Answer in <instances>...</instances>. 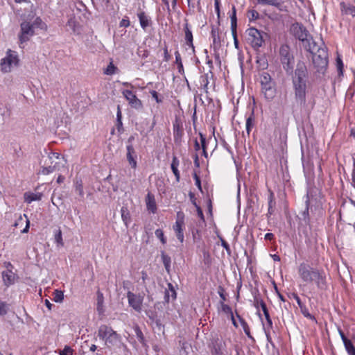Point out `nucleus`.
I'll return each instance as SVG.
<instances>
[{"instance_id": "nucleus-1", "label": "nucleus", "mask_w": 355, "mask_h": 355, "mask_svg": "<svg viewBox=\"0 0 355 355\" xmlns=\"http://www.w3.org/2000/svg\"><path fill=\"white\" fill-rule=\"evenodd\" d=\"M47 25L40 17H30L24 19L20 24V31L18 34L20 45L28 41L35 35V29L47 30Z\"/></svg>"}, {"instance_id": "nucleus-2", "label": "nucleus", "mask_w": 355, "mask_h": 355, "mask_svg": "<svg viewBox=\"0 0 355 355\" xmlns=\"http://www.w3.org/2000/svg\"><path fill=\"white\" fill-rule=\"evenodd\" d=\"M307 71L304 66H298L293 79L295 96L297 102L301 105L306 103Z\"/></svg>"}, {"instance_id": "nucleus-3", "label": "nucleus", "mask_w": 355, "mask_h": 355, "mask_svg": "<svg viewBox=\"0 0 355 355\" xmlns=\"http://www.w3.org/2000/svg\"><path fill=\"white\" fill-rule=\"evenodd\" d=\"M20 64V59L17 51L8 49L5 55L0 60V71L2 73H8L18 67Z\"/></svg>"}, {"instance_id": "nucleus-4", "label": "nucleus", "mask_w": 355, "mask_h": 355, "mask_svg": "<svg viewBox=\"0 0 355 355\" xmlns=\"http://www.w3.org/2000/svg\"><path fill=\"white\" fill-rule=\"evenodd\" d=\"M315 48V45H313V49H309L313 54V64L318 72L324 73L328 65L327 51L325 47H318L316 51Z\"/></svg>"}, {"instance_id": "nucleus-5", "label": "nucleus", "mask_w": 355, "mask_h": 355, "mask_svg": "<svg viewBox=\"0 0 355 355\" xmlns=\"http://www.w3.org/2000/svg\"><path fill=\"white\" fill-rule=\"evenodd\" d=\"M98 336L107 346L116 345L119 342V335L111 327L106 325H101L99 327Z\"/></svg>"}, {"instance_id": "nucleus-6", "label": "nucleus", "mask_w": 355, "mask_h": 355, "mask_svg": "<svg viewBox=\"0 0 355 355\" xmlns=\"http://www.w3.org/2000/svg\"><path fill=\"white\" fill-rule=\"evenodd\" d=\"M247 41L252 48L257 49L263 43L262 33L255 28H250L246 31Z\"/></svg>"}, {"instance_id": "nucleus-7", "label": "nucleus", "mask_w": 355, "mask_h": 355, "mask_svg": "<svg viewBox=\"0 0 355 355\" xmlns=\"http://www.w3.org/2000/svg\"><path fill=\"white\" fill-rule=\"evenodd\" d=\"M279 55L284 69L286 71L292 69L294 64V58L290 53V49L288 46L282 45L280 47Z\"/></svg>"}, {"instance_id": "nucleus-8", "label": "nucleus", "mask_w": 355, "mask_h": 355, "mask_svg": "<svg viewBox=\"0 0 355 355\" xmlns=\"http://www.w3.org/2000/svg\"><path fill=\"white\" fill-rule=\"evenodd\" d=\"M123 97L128 102L129 105L134 109L141 110L143 107L142 102L140 99H139L135 92L132 89H123L121 92Z\"/></svg>"}, {"instance_id": "nucleus-9", "label": "nucleus", "mask_w": 355, "mask_h": 355, "mask_svg": "<svg viewBox=\"0 0 355 355\" xmlns=\"http://www.w3.org/2000/svg\"><path fill=\"white\" fill-rule=\"evenodd\" d=\"M316 270L308 265L301 264L299 267V275L304 282L311 283L313 282Z\"/></svg>"}, {"instance_id": "nucleus-10", "label": "nucleus", "mask_w": 355, "mask_h": 355, "mask_svg": "<svg viewBox=\"0 0 355 355\" xmlns=\"http://www.w3.org/2000/svg\"><path fill=\"white\" fill-rule=\"evenodd\" d=\"M127 298L129 305L137 312H141L144 296L140 294H135L130 291L127 293Z\"/></svg>"}, {"instance_id": "nucleus-11", "label": "nucleus", "mask_w": 355, "mask_h": 355, "mask_svg": "<svg viewBox=\"0 0 355 355\" xmlns=\"http://www.w3.org/2000/svg\"><path fill=\"white\" fill-rule=\"evenodd\" d=\"M291 31L300 41L303 42H309V33L302 25L298 23L293 24Z\"/></svg>"}, {"instance_id": "nucleus-12", "label": "nucleus", "mask_w": 355, "mask_h": 355, "mask_svg": "<svg viewBox=\"0 0 355 355\" xmlns=\"http://www.w3.org/2000/svg\"><path fill=\"white\" fill-rule=\"evenodd\" d=\"M49 159L51 160V164L55 162V160H58L55 162V164L53 166L50 165L48 167H43L42 170L40 171V173L43 175H48L55 170L59 169L58 164L61 162L62 157H60V154L57 153H53L49 156Z\"/></svg>"}, {"instance_id": "nucleus-13", "label": "nucleus", "mask_w": 355, "mask_h": 355, "mask_svg": "<svg viewBox=\"0 0 355 355\" xmlns=\"http://www.w3.org/2000/svg\"><path fill=\"white\" fill-rule=\"evenodd\" d=\"M6 266L7 270L2 272V279L4 284L6 286H10L15 283L16 275L10 269L12 268V264L10 263H6Z\"/></svg>"}, {"instance_id": "nucleus-14", "label": "nucleus", "mask_w": 355, "mask_h": 355, "mask_svg": "<svg viewBox=\"0 0 355 355\" xmlns=\"http://www.w3.org/2000/svg\"><path fill=\"white\" fill-rule=\"evenodd\" d=\"M261 89L262 94L268 101H272L276 96L277 91L274 82L262 86Z\"/></svg>"}, {"instance_id": "nucleus-15", "label": "nucleus", "mask_w": 355, "mask_h": 355, "mask_svg": "<svg viewBox=\"0 0 355 355\" xmlns=\"http://www.w3.org/2000/svg\"><path fill=\"white\" fill-rule=\"evenodd\" d=\"M184 218L183 216H180V214H178V218L176 220L175 224L173 226V230L175 232L176 236L178 239L182 243L184 241Z\"/></svg>"}, {"instance_id": "nucleus-16", "label": "nucleus", "mask_w": 355, "mask_h": 355, "mask_svg": "<svg viewBox=\"0 0 355 355\" xmlns=\"http://www.w3.org/2000/svg\"><path fill=\"white\" fill-rule=\"evenodd\" d=\"M313 282L316 284L317 286L320 289H324L326 287V276L324 272L316 270L315 276L313 277Z\"/></svg>"}, {"instance_id": "nucleus-17", "label": "nucleus", "mask_w": 355, "mask_h": 355, "mask_svg": "<svg viewBox=\"0 0 355 355\" xmlns=\"http://www.w3.org/2000/svg\"><path fill=\"white\" fill-rule=\"evenodd\" d=\"M127 159L132 168H135L137 167L135 151L132 145L127 146Z\"/></svg>"}, {"instance_id": "nucleus-18", "label": "nucleus", "mask_w": 355, "mask_h": 355, "mask_svg": "<svg viewBox=\"0 0 355 355\" xmlns=\"http://www.w3.org/2000/svg\"><path fill=\"white\" fill-rule=\"evenodd\" d=\"M146 204L148 211L155 213L157 210V205L155 197L150 193H148L146 197Z\"/></svg>"}, {"instance_id": "nucleus-19", "label": "nucleus", "mask_w": 355, "mask_h": 355, "mask_svg": "<svg viewBox=\"0 0 355 355\" xmlns=\"http://www.w3.org/2000/svg\"><path fill=\"white\" fill-rule=\"evenodd\" d=\"M225 343L220 340H216L213 343L212 353L214 355H223Z\"/></svg>"}, {"instance_id": "nucleus-20", "label": "nucleus", "mask_w": 355, "mask_h": 355, "mask_svg": "<svg viewBox=\"0 0 355 355\" xmlns=\"http://www.w3.org/2000/svg\"><path fill=\"white\" fill-rule=\"evenodd\" d=\"M42 194L40 193L26 192L24 194V201L31 203L33 201H39L42 199Z\"/></svg>"}, {"instance_id": "nucleus-21", "label": "nucleus", "mask_w": 355, "mask_h": 355, "mask_svg": "<svg viewBox=\"0 0 355 355\" xmlns=\"http://www.w3.org/2000/svg\"><path fill=\"white\" fill-rule=\"evenodd\" d=\"M340 9L341 12L343 15H350L352 17H355V6L347 4L344 2L340 3Z\"/></svg>"}, {"instance_id": "nucleus-22", "label": "nucleus", "mask_w": 355, "mask_h": 355, "mask_svg": "<svg viewBox=\"0 0 355 355\" xmlns=\"http://www.w3.org/2000/svg\"><path fill=\"white\" fill-rule=\"evenodd\" d=\"M258 302H260V306H261V310L263 312V314L265 315V318H266V322H267V324L265 325V326L266 327L271 328L272 325V320H271V319L270 318V315H269V313L268 311L266 305V304L264 303V302L263 300H258Z\"/></svg>"}, {"instance_id": "nucleus-23", "label": "nucleus", "mask_w": 355, "mask_h": 355, "mask_svg": "<svg viewBox=\"0 0 355 355\" xmlns=\"http://www.w3.org/2000/svg\"><path fill=\"white\" fill-rule=\"evenodd\" d=\"M258 4L260 5H269L278 8L280 10H283L280 8L282 6L280 0H257Z\"/></svg>"}, {"instance_id": "nucleus-24", "label": "nucleus", "mask_w": 355, "mask_h": 355, "mask_svg": "<svg viewBox=\"0 0 355 355\" xmlns=\"http://www.w3.org/2000/svg\"><path fill=\"white\" fill-rule=\"evenodd\" d=\"M179 160L176 157H173L172 163H171V169L173 173V174L175 176L177 182H179L180 180V172L178 171V166H179Z\"/></svg>"}, {"instance_id": "nucleus-25", "label": "nucleus", "mask_w": 355, "mask_h": 355, "mask_svg": "<svg viewBox=\"0 0 355 355\" xmlns=\"http://www.w3.org/2000/svg\"><path fill=\"white\" fill-rule=\"evenodd\" d=\"M138 18L139 19L140 25L144 30L150 25V19L144 12H140L138 14Z\"/></svg>"}, {"instance_id": "nucleus-26", "label": "nucleus", "mask_w": 355, "mask_h": 355, "mask_svg": "<svg viewBox=\"0 0 355 355\" xmlns=\"http://www.w3.org/2000/svg\"><path fill=\"white\" fill-rule=\"evenodd\" d=\"M185 31V40L187 42V44L191 46L192 49H193V35L191 31V30L189 28L188 25L186 24L184 28Z\"/></svg>"}, {"instance_id": "nucleus-27", "label": "nucleus", "mask_w": 355, "mask_h": 355, "mask_svg": "<svg viewBox=\"0 0 355 355\" xmlns=\"http://www.w3.org/2000/svg\"><path fill=\"white\" fill-rule=\"evenodd\" d=\"M254 125V117L253 112L251 113L250 116H248L246 119V123H245V129L248 135H249L252 128Z\"/></svg>"}, {"instance_id": "nucleus-28", "label": "nucleus", "mask_w": 355, "mask_h": 355, "mask_svg": "<svg viewBox=\"0 0 355 355\" xmlns=\"http://www.w3.org/2000/svg\"><path fill=\"white\" fill-rule=\"evenodd\" d=\"M259 79L261 87L272 83L270 76L266 72L261 73Z\"/></svg>"}, {"instance_id": "nucleus-29", "label": "nucleus", "mask_w": 355, "mask_h": 355, "mask_svg": "<svg viewBox=\"0 0 355 355\" xmlns=\"http://www.w3.org/2000/svg\"><path fill=\"white\" fill-rule=\"evenodd\" d=\"M54 239L58 248H62L64 245L62 232L60 229L56 230V232H55Z\"/></svg>"}, {"instance_id": "nucleus-30", "label": "nucleus", "mask_w": 355, "mask_h": 355, "mask_svg": "<svg viewBox=\"0 0 355 355\" xmlns=\"http://www.w3.org/2000/svg\"><path fill=\"white\" fill-rule=\"evenodd\" d=\"M97 311L101 314L104 312V308H103V294L101 293H98L97 295V307H96Z\"/></svg>"}, {"instance_id": "nucleus-31", "label": "nucleus", "mask_w": 355, "mask_h": 355, "mask_svg": "<svg viewBox=\"0 0 355 355\" xmlns=\"http://www.w3.org/2000/svg\"><path fill=\"white\" fill-rule=\"evenodd\" d=\"M221 310L223 313L231 317L233 324L236 325V322L234 318L233 313L230 306H228L227 304H223L221 306Z\"/></svg>"}, {"instance_id": "nucleus-32", "label": "nucleus", "mask_w": 355, "mask_h": 355, "mask_svg": "<svg viewBox=\"0 0 355 355\" xmlns=\"http://www.w3.org/2000/svg\"><path fill=\"white\" fill-rule=\"evenodd\" d=\"M23 217H24L26 218V227L21 231V233H27L28 232L29 227H30V221H29V219L28 218V217H27V216L26 214H24L23 216L21 215L19 216V220L15 223V226L17 227L18 225H19V221L23 220Z\"/></svg>"}, {"instance_id": "nucleus-33", "label": "nucleus", "mask_w": 355, "mask_h": 355, "mask_svg": "<svg viewBox=\"0 0 355 355\" xmlns=\"http://www.w3.org/2000/svg\"><path fill=\"white\" fill-rule=\"evenodd\" d=\"M231 19V29L232 32L236 30V9L235 7H232V13L230 15Z\"/></svg>"}, {"instance_id": "nucleus-34", "label": "nucleus", "mask_w": 355, "mask_h": 355, "mask_svg": "<svg viewBox=\"0 0 355 355\" xmlns=\"http://www.w3.org/2000/svg\"><path fill=\"white\" fill-rule=\"evenodd\" d=\"M64 299V293L61 291L55 290L53 293V300L55 302L60 303Z\"/></svg>"}, {"instance_id": "nucleus-35", "label": "nucleus", "mask_w": 355, "mask_h": 355, "mask_svg": "<svg viewBox=\"0 0 355 355\" xmlns=\"http://www.w3.org/2000/svg\"><path fill=\"white\" fill-rule=\"evenodd\" d=\"M117 68L114 65V64L111 62L104 70V73L106 75H113L115 73Z\"/></svg>"}, {"instance_id": "nucleus-36", "label": "nucleus", "mask_w": 355, "mask_h": 355, "mask_svg": "<svg viewBox=\"0 0 355 355\" xmlns=\"http://www.w3.org/2000/svg\"><path fill=\"white\" fill-rule=\"evenodd\" d=\"M77 25L78 22L74 17H70L68 19L67 26L69 27V28L72 30L73 32L76 31Z\"/></svg>"}, {"instance_id": "nucleus-37", "label": "nucleus", "mask_w": 355, "mask_h": 355, "mask_svg": "<svg viewBox=\"0 0 355 355\" xmlns=\"http://www.w3.org/2000/svg\"><path fill=\"white\" fill-rule=\"evenodd\" d=\"M344 345L349 355H355V348L351 340L347 342Z\"/></svg>"}, {"instance_id": "nucleus-38", "label": "nucleus", "mask_w": 355, "mask_h": 355, "mask_svg": "<svg viewBox=\"0 0 355 355\" xmlns=\"http://www.w3.org/2000/svg\"><path fill=\"white\" fill-rule=\"evenodd\" d=\"M162 259L163 263H164V265L165 266L166 270L167 271H168L170 266H171V259H170V257L168 255L162 253Z\"/></svg>"}, {"instance_id": "nucleus-39", "label": "nucleus", "mask_w": 355, "mask_h": 355, "mask_svg": "<svg viewBox=\"0 0 355 355\" xmlns=\"http://www.w3.org/2000/svg\"><path fill=\"white\" fill-rule=\"evenodd\" d=\"M8 310V305L6 302L0 300V317L5 315Z\"/></svg>"}, {"instance_id": "nucleus-40", "label": "nucleus", "mask_w": 355, "mask_h": 355, "mask_svg": "<svg viewBox=\"0 0 355 355\" xmlns=\"http://www.w3.org/2000/svg\"><path fill=\"white\" fill-rule=\"evenodd\" d=\"M76 192L83 198L84 196L83 186L81 181H77L76 182Z\"/></svg>"}, {"instance_id": "nucleus-41", "label": "nucleus", "mask_w": 355, "mask_h": 355, "mask_svg": "<svg viewBox=\"0 0 355 355\" xmlns=\"http://www.w3.org/2000/svg\"><path fill=\"white\" fill-rule=\"evenodd\" d=\"M155 236L160 239L161 242L163 244H165L166 243V239L164 235V232L162 230L157 229L155 232Z\"/></svg>"}, {"instance_id": "nucleus-42", "label": "nucleus", "mask_w": 355, "mask_h": 355, "mask_svg": "<svg viewBox=\"0 0 355 355\" xmlns=\"http://www.w3.org/2000/svg\"><path fill=\"white\" fill-rule=\"evenodd\" d=\"M168 288H169V291H167L166 297L167 298H169L171 296L172 297V299H173V300L175 299L176 298V293H175V291L174 290L173 286L171 284H168Z\"/></svg>"}, {"instance_id": "nucleus-43", "label": "nucleus", "mask_w": 355, "mask_h": 355, "mask_svg": "<svg viewBox=\"0 0 355 355\" xmlns=\"http://www.w3.org/2000/svg\"><path fill=\"white\" fill-rule=\"evenodd\" d=\"M121 213L123 221L125 223V225H127L129 221V214L128 210L123 207L121 210Z\"/></svg>"}, {"instance_id": "nucleus-44", "label": "nucleus", "mask_w": 355, "mask_h": 355, "mask_svg": "<svg viewBox=\"0 0 355 355\" xmlns=\"http://www.w3.org/2000/svg\"><path fill=\"white\" fill-rule=\"evenodd\" d=\"M73 350L69 346H65L64 348L60 352V355H73Z\"/></svg>"}, {"instance_id": "nucleus-45", "label": "nucleus", "mask_w": 355, "mask_h": 355, "mask_svg": "<svg viewBox=\"0 0 355 355\" xmlns=\"http://www.w3.org/2000/svg\"><path fill=\"white\" fill-rule=\"evenodd\" d=\"M336 66H337V69H338V73L340 75L343 74V63L340 57H338L336 59Z\"/></svg>"}, {"instance_id": "nucleus-46", "label": "nucleus", "mask_w": 355, "mask_h": 355, "mask_svg": "<svg viewBox=\"0 0 355 355\" xmlns=\"http://www.w3.org/2000/svg\"><path fill=\"white\" fill-rule=\"evenodd\" d=\"M175 62L178 64V66L182 67L181 56H180V53L178 51H176L175 52Z\"/></svg>"}, {"instance_id": "nucleus-47", "label": "nucleus", "mask_w": 355, "mask_h": 355, "mask_svg": "<svg viewBox=\"0 0 355 355\" xmlns=\"http://www.w3.org/2000/svg\"><path fill=\"white\" fill-rule=\"evenodd\" d=\"M121 27H128L130 26V21L128 17H124L121 19L119 24Z\"/></svg>"}, {"instance_id": "nucleus-48", "label": "nucleus", "mask_w": 355, "mask_h": 355, "mask_svg": "<svg viewBox=\"0 0 355 355\" xmlns=\"http://www.w3.org/2000/svg\"><path fill=\"white\" fill-rule=\"evenodd\" d=\"M193 178H194V180L196 182V185L198 187V188L199 189L200 191H202L200 178L198 176V175L196 173L194 174Z\"/></svg>"}, {"instance_id": "nucleus-49", "label": "nucleus", "mask_w": 355, "mask_h": 355, "mask_svg": "<svg viewBox=\"0 0 355 355\" xmlns=\"http://www.w3.org/2000/svg\"><path fill=\"white\" fill-rule=\"evenodd\" d=\"M232 36L234 38V44L236 49H239V41L236 36V30L234 31V32H232Z\"/></svg>"}, {"instance_id": "nucleus-50", "label": "nucleus", "mask_w": 355, "mask_h": 355, "mask_svg": "<svg viewBox=\"0 0 355 355\" xmlns=\"http://www.w3.org/2000/svg\"><path fill=\"white\" fill-rule=\"evenodd\" d=\"M150 94L152 95V97L155 100L157 103L161 102V99L159 98L158 94L156 91L153 90L150 92Z\"/></svg>"}, {"instance_id": "nucleus-51", "label": "nucleus", "mask_w": 355, "mask_h": 355, "mask_svg": "<svg viewBox=\"0 0 355 355\" xmlns=\"http://www.w3.org/2000/svg\"><path fill=\"white\" fill-rule=\"evenodd\" d=\"M250 14L252 19H257L259 17V13L254 10H250Z\"/></svg>"}, {"instance_id": "nucleus-52", "label": "nucleus", "mask_w": 355, "mask_h": 355, "mask_svg": "<svg viewBox=\"0 0 355 355\" xmlns=\"http://www.w3.org/2000/svg\"><path fill=\"white\" fill-rule=\"evenodd\" d=\"M135 331H136L137 336L139 340H140V342H143L144 336H143V334H142V332L141 331V330L137 328Z\"/></svg>"}, {"instance_id": "nucleus-53", "label": "nucleus", "mask_w": 355, "mask_h": 355, "mask_svg": "<svg viewBox=\"0 0 355 355\" xmlns=\"http://www.w3.org/2000/svg\"><path fill=\"white\" fill-rule=\"evenodd\" d=\"M270 328H268V327H266L265 326V324H263V330L265 331V334H266V338H267V340L268 341H270L271 340V338H270V333H269V330H270Z\"/></svg>"}, {"instance_id": "nucleus-54", "label": "nucleus", "mask_w": 355, "mask_h": 355, "mask_svg": "<svg viewBox=\"0 0 355 355\" xmlns=\"http://www.w3.org/2000/svg\"><path fill=\"white\" fill-rule=\"evenodd\" d=\"M339 334H340V337H341V338H342V340H343V341L344 345H345V343H347V342L350 341V340L347 339V338L345 337V334H343V332L341 330H339Z\"/></svg>"}, {"instance_id": "nucleus-55", "label": "nucleus", "mask_w": 355, "mask_h": 355, "mask_svg": "<svg viewBox=\"0 0 355 355\" xmlns=\"http://www.w3.org/2000/svg\"><path fill=\"white\" fill-rule=\"evenodd\" d=\"M339 334H340V337H341V338H342V340H343V341L344 345H345V343H347V342L350 341V340L347 339V338L345 337V334H343V332L341 330H339Z\"/></svg>"}, {"instance_id": "nucleus-56", "label": "nucleus", "mask_w": 355, "mask_h": 355, "mask_svg": "<svg viewBox=\"0 0 355 355\" xmlns=\"http://www.w3.org/2000/svg\"><path fill=\"white\" fill-rule=\"evenodd\" d=\"M164 60H165V61H168L170 59V55L168 53L167 47H165L164 49Z\"/></svg>"}, {"instance_id": "nucleus-57", "label": "nucleus", "mask_w": 355, "mask_h": 355, "mask_svg": "<svg viewBox=\"0 0 355 355\" xmlns=\"http://www.w3.org/2000/svg\"><path fill=\"white\" fill-rule=\"evenodd\" d=\"M195 206L197 207L198 211V215L199 217H200L202 219L204 218L203 213L200 207L197 206L196 203H194Z\"/></svg>"}, {"instance_id": "nucleus-58", "label": "nucleus", "mask_w": 355, "mask_h": 355, "mask_svg": "<svg viewBox=\"0 0 355 355\" xmlns=\"http://www.w3.org/2000/svg\"><path fill=\"white\" fill-rule=\"evenodd\" d=\"M215 10L217 12L218 17H219L220 15V8H219V2L218 0L215 1Z\"/></svg>"}, {"instance_id": "nucleus-59", "label": "nucleus", "mask_w": 355, "mask_h": 355, "mask_svg": "<svg viewBox=\"0 0 355 355\" xmlns=\"http://www.w3.org/2000/svg\"><path fill=\"white\" fill-rule=\"evenodd\" d=\"M116 116H117V120H118L119 123L121 124V112L119 107H118Z\"/></svg>"}, {"instance_id": "nucleus-60", "label": "nucleus", "mask_w": 355, "mask_h": 355, "mask_svg": "<svg viewBox=\"0 0 355 355\" xmlns=\"http://www.w3.org/2000/svg\"><path fill=\"white\" fill-rule=\"evenodd\" d=\"M211 35H212V37H213L214 43H216V42H220V40L216 38V31H215L212 30Z\"/></svg>"}, {"instance_id": "nucleus-61", "label": "nucleus", "mask_w": 355, "mask_h": 355, "mask_svg": "<svg viewBox=\"0 0 355 355\" xmlns=\"http://www.w3.org/2000/svg\"><path fill=\"white\" fill-rule=\"evenodd\" d=\"M273 238H274V235H273V234H272V233H267V234H266V235H265V239H266V240H269V241H270V240H272Z\"/></svg>"}, {"instance_id": "nucleus-62", "label": "nucleus", "mask_w": 355, "mask_h": 355, "mask_svg": "<svg viewBox=\"0 0 355 355\" xmlns=\"http://www.w3.org/2000/svg\"><path fill=\"white\" fill-rule=\"evenodd\" d=\"M258 300H262L260 299V298H258V297H255V299H254V306L257 307V309H258L259 306L261 307L260 302H259Z\"/></svg>"}, {"instance_id": "nucleus-63", "label": "nucleus", "mask_w": 355, "mask_h": 355, "mask_svg": "<svg viewBox=\"0 0 355 355\" xmlns=\"http://www.w3.org/2000/svg\"><path fill=\"white\" fill-rule=\"evenodd\" d=\"M64 180V178L62 175H59L58 178V180H57V182L58 183H61V182H63Z\"/></svg>"}, {"instance_id": "nucleus-64", "label": "nucleus", "mask_w": 355, "mask_h": 355, "mask_svg": "<svg viewBox=\"0 0 355 355\" xmlns=\"http://www.w3.org/2000/svg\"><path fill=\"white\" fill-rule=\"evenodd\" d=\"M275 205V202H272V200H269L268 201V207H269V209H271L273 206Z\"/></svg>"}]
</instances>
